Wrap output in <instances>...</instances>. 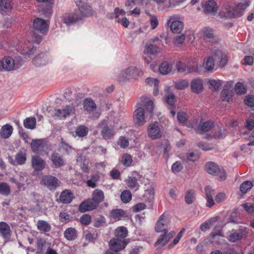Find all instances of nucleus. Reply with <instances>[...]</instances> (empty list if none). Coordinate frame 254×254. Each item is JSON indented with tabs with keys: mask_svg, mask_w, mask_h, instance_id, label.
Instances as JSON below:
<instances>
[{
	"mask_svg": "<svg viewBox=\"0 0 254 254\" xmlns=\"http://www.w3.org/2000/svg\"><path fill=\"white\" fill-rule=\"evenodd\" d=\"M140 105L141 107H138L133 113L134 121L135 124L142 126L145 123L144 107L146 111L152 114L154 109V104L152 101L150 100L147 96H142L141 97Z\"/></svg>",
	"mask_w": 254,
	"mask_h": 254,
	"instance_id": "f257e3e1",
	"label": "nucleus"
},
{
	"mask_svg": "<svg viewBox=\"0 0 254 254\" xmlns=\"http://www.w3.org/2000/svg\"><path fill=\"white\" fill-rule=\"evenodd\" d=\"M80 15L76 13H65L62 17V21L67 25L73 24L81 19L82 17L91 16L93 14L91 6L89 4L79 8Z\"/></svg>",
	"mask_w": 254,
	"mask_h": 254,
	"instance_id": "f03ea898",
	"label": "nucleus"
},
{
	"mask_svg": "<svg viewBox=\"0 0 254 254\" xmlns=\"http://www.w3.org/2000/svg\"><path fill=\"white\" fill-rule=\"evenodd\" d=\"M33 29L31 32V41L39 44L42 40L41 34H44L49 29V25L43 19L36 18L33 23Z\"/></svg>",
	"mask_w": 254,
	"mask_h": 254,
	"instance_id": "7ed1b4c3",
	"label": "nucleus"
},
{
	"mask_svg": "<svg viewBox=\"0 0 254 254\" xmlns=\"http://www.w3.org/2000/svg\"><path fill=\"white\" fill-rule=\"evenodd\" d=\"M249 5L248 2H240L235 6L227 5L226 7L225 16L228 18H237L241 17L245 9Z\"/></svg>",
	"mask_w": 254,
	"mask_h": 254,
	"instance_id": "20e7f679",
	"label": "nucleus"
},
{
	"mask_svg": "<svg viewBox=\"0 0 254 254\" xmlns=\"http://www.w3.org/2000/svg\"><path fill=\"white\" fill-rule=\"evenodd\" d=\"M205 170L210 174L217 176L221 181L226 179V172L222 168H220L215 163L209 162L205 164Z\"/></svg>",
	"mask_w": 254,
	"mask_h": 254,
	"instance_id": "39448f33",
	"label": "nucleus"
},
{
	"mask_svg": "<svg viewBox=\"0 0 254 254\" xmlns=\"http://www.w3.org/2000/svg\"><path fill=\"white\" fill-rule=\"evenodd\" d=\"M200 32L203 39L207 42L218 44L220 41L219 37L215 34L214 30L209 27H203Z\"/></svg>",
	"mask_w": 254,
	"mask_h": 254,
	"instance_id": "423d86ee",
	"label": "nucleus"
},
{
	"mask_svg": "<svg viewBox=\"0 0 254 254\" xmlns=\"http://www.w3.org/2000/svg\"><path fill=\"white\" fill-rule=\"evenodd\" d=\"M99 206L92 198L87 199L80 203L78 210L80 212L84 213L96 209Z\"/></svg>",
	"mask_w": 254,
	"mask_h": 254,
	"instance_id": "0eeeda50",
	"label": "nucleus"
},
{
	"mask_svg": "<svg viewBox=\"0 0 254 254\" xmlns=\"http://www.w3.org/2000/svg\"><path fill=\"white\" fill-rule=\"evenodd\" d=\"M128 242L126 240H122L121 239H112L109 242V247L113 251L117 252L124 249Z\"/></svg>",
	"mask_w": 254,
	"mask_h": 254,
	"instance_id": "6e6552de",
	"label": "nucleus"
},
{
	"mask_svg": "<svg viewBox=\"0 0 254 254\" xmlns=\"http://www.w3.org/2000/svg\"><path fill=\"white\" fill-rule=\"evenodd\" d=\"M98 127L100 128H102L101 133L103 138L108 139L114 135V130L112 127H110L107 126V122L106 121L103 120L99 124Z\"/></svg>",
	"mask_w": 254,
	"mask_h": 254,
	"instance_id": "1a4fd4ad",
	"label": "nucleus"
},
{
	"mask_svg": "<svg viewBox=\"0 0 254 254\" xmlns=\"http://www.w3.org/2000/svg\"><path fill=\"white\" fill-rule=\"evenodd\" d=\"M147 132L149 136L152 139L160 138L162 136L160 128L155 123L151 124L148 127Z\"/></svg>",
	"mask_w": 254,
	"mask_h": 254,
	"instance_id": "9d476101",
	"label": "nucleus"
},
{
	"mask_svg": "<svg viewBox=\"0 0 254 254\" xmlns=\"http://www.w3.org/2000/svg\"><path fill=\"white\" fill-rule=\"evenodd\" d=\"M30 146L32 151L38 154L44 150L46 144L44 139H32Z\"/></svg>",
	"mask_w": 254,
	"mask_h": 254,
	"instance_id": "9b49d317",
	"label": "nucleus"
},
{
	"mask_svg": "<svg viewBox=\"0 0 254 254\" xmlns=\"http://www.w3.org/2000/svg\"><path fill=\"white\" fill-rule=\"evenodd\" d=\"M2 63L3 69L6 71L14 70L20 67V65L16 64L10 57H5L2 59Z\"/></svg>",
	"mask_w": 254,
	"mask_h": 254,
	"instance_id": "f8f14e48",
	"label": "nucleus"
},
{
	"mask_svg": "<svg viewBox=\"0 0 254 254\" xmlns=\"http://www.w3.org/2000/svg\"><path fill=\"white\" fill-rule=\"evenodd\" d=\"M248 231L246 229H239L238 230L233 231L230 235L229 240L235 242L246 237Z\"/></svg>",
	"mask_w": 254,
	"mask_h": 254,
	"instance_id": "ddd939ff",
	"label": "nucleus"
},
{
	"mask_svg": "<svg viewBox=\"0 0 254 254\" xmlns=\"http://www.w3.org/2000/svg\"><path fill=\"white\" fill-rule=\"evenodd\" d=\"M203 7L206 14L211 15H215L218 9L216 3L212 0L207 1Z\"/></svg>",
	"mask_w": 254,
	"mask_h": 254,
	"instance_id": "4468645a",
	"label": "nucleus"
},
{
	"mask_svg": "<svg viewBox=\"0 0 254 254\" xmlns=\"http://www.w3.org/2000/svg\"><path fill=\"white\" fill-rule=\"evenodd\" d=\"M74 111L75 108L72 104L67 105L63 110L58 109L55 113V116L65 118L70 116L71 114L74 113Z\"/></svg>",
	"mask_w": 254,
	"mask_h": 254,
	"instance_id": "2eb2a0df",
	"label": "nucleus"
},
{
	"mask_svg": "<svg viewBox=\"0 0 254 254\" xmlns=\"http://www.w3.org/2000/svg\"><path fill=\"white\" fill-rule=\"evenodd\" d=\"M42 182L50 189L57 187L60 183L57 178L52 176H45L42 179Z\"/></svg>",
	"mask_w": 254,
	"mask_h": 254,
	"instance_id": "dca6fc26",
	"label": "nucleus"
},
{
	"mask_svg": "<svg viewBox=\"0 0 254 254\" xmlns=\"http://www.w3.org/2000/svg\"><path fill=\"white\" fill-rule=\"evenodd\" d=\"M32 166L35 171H41L45 166L44 160L40 156L35 155L32 157Z\"/></svg>",
	"mask_w": 254,
	"mask_h": 254,
	"instance_id": "f3484780",
	"label": "nucleus"
},
{
	"mask_svg": "<svg viewBox=\"0 0 254 254\" xmlns=\"http://www.w3.org/2000/svg\"><path fill=\"white\" fill-rule=\"evenodd\" d=\"M190 86L192 92L199 94L203 90L202 80L200 78H194L191 80Z\"/></svg>",
	"mask_w": 254,
	"mask_h": 254,
	"instance_id": "a211bd4d",
	"label": "nucleus"
},
{
	"mask_svg": "<svg viewBox=\"0 0 254 254\" xmlns=\"http://www.w3.org/2000/svg\"><path fill=\"white\" fill-rule=\"evenodd\" d=\"M51 161L56 167H61L65 164L63 157L58 152H54L51 155Z\"/></svg>",
	"mask_w": 254,
	"mask_h": 254,
	"instance_id": "6ab92c4d",
	"label": "nucleus"
},
{
	"mask_svg": "<svg viewBox=\"0 0 254 254\" xmlns=\"http://www.w3.org/2000/svg\"><path fill=\"white\" fill-rule=\"evenodd\" d=\"M154 187L152 185L148 184L147 188L145 190V192L143 195V199L149 202L152 201L154 199Z\"/></svg>",
	"mask_w": 254,
	"mask_h": 254,
	"instance_id": "aec40b11",
	"label": "nucleus"
},
{
	"mask_svg": "<svg viewBox=\"0 0 254 254\" xmlns=\"http://www.w3.org/2000/svg\"><path fill=\"white\" fill-rule=\"evenodd\" d=\"M0 233L2 237L5 239H9L11 235V230L9 226L4 222H0Z\"/></svg>",
	"mask_w": 254,
	"mask_h": 254,
	"instance_id": "412c9836",
	"label": "nucleus"
},
{
	"mask_svg": "<svg viewBox=\"0 0 254 254\" xmlns=\"http://www.w3.org/2000/svg\"><path fill=\"white\" fill-rule=\"evenodd\" d=\"M167 224V221L166 220V216L164 214H162L159 220L157 222L155 230L157 232H164L165 229L164 226Z\"/></svg>",
	"mask_w": 254,
	"mask_h": 254,
	"instance_id": "4be33fe9",
	"label": "nucleus"
},
{
	"mask_svg": "<svg viewBox=\"0 0 254 254\" xmlns=\"http://www.w3.org/2000/svg\"><path fill=\"white\" fill-rule=\"evenodd\" d=\"M73 198V194L68 190H64L60 196V200L64 204L69 203Z\"/></svg>",
	"mask_w": 254,
	"mask_h": 254,
	"instance_id": "5701e85b",
	"label": "nucleus"
},
{
	"mask_svg": "<svg viewBox=\"0 0 254 254\" xmlns=\"http://www.w3.org/2000/svg\"><path fill=\"white\" fill-rule=\"evenodd\" d=\"M104 193L102 190L97 189L93 191L92 198L99 205L104 201Z\"/></svg>",
	"mask_w": 254,
	"mask_h": 254,
	"instance_id": "b1692460",
	"label": "nucleus"
},
{
	"mask_svg": "<svg viewBox=\"0 0 254 254\" xmlns=\"http://www.w3.org/2000/svg\"><path fill=\"white\" fill-rule=\"evenodd\" d=\"M77 231L72 227L67 228L64 232V236L68 241H73L77 237Z\"/></svg>",
	"mask_w": 254,
	"mask_h": 254,
	"instance_id": "393cba45",
	"label": "nucleus"
},
{
	"mask_svg": "<svg viewBox=\"0 0 254 254\" xmlns=\"http://www.w3.org/2000/svg\"><path fill=\"white\" fill-rule=\"evenodd\" d=\"M13 132V127L8 124H6L2 127L0 134L3 138H8L10 137Z\"/></svg>",
	"mask_w": 254,
	"mask_h": 254,
	"instance_id": "a878e982",
	"label": "nucleus"
},
{
	"mask_svg": "<svg viewBox=\"0 0 254 254\" xmlns=\"http://www.w3.org/2000/svg\"><path fill=\"white\" fill-rule=\"evenodd\" d=\"M184 28V23L179 20L174 21L170 26L171 31L174 33L178 34L181 32Z\"/></svg>",
	"mask_w": 254,
	"mask_h": 254,
	"instance_id": "bb28decb",
	"label": "nucleus"
},
{
	"mask_svg": "<svg viewBox=\"0 0 254 254\" xmlns=\"http://www.w3.org/2000/svg\"><path fill=\"white\" fill-rule=\"evenodd\" d=\"M196 192L193 189L188 190L185 196V201L188 204H192L195 199Z\"/></svg>",
	"mask_w": 254,
	"mask_h": 254,
	"instance_id": "cd10ccee",
	"label": "nucleus"
},
{
	"mask_svg": "<svg viewBox=\"0 0 254 254\" xmlns=\"http://www.w3.org/2000/svg\"><path fill=\"white\" fill-rule=\"evenodd\" d=\"M83 107L84 110L88 112H91L97 108L94 101L92 99L88 98L84 100L83 102Z\"/></svg>",
	"mask_w": 254,
	"mask_h": 254,
	"instance_id": "c85d7f7f",
	"label": "nucleus"
},
{
	"mask_svg": "<svg viewBox=\"0 0 254 254\" xmlns=\"http://www.w3.org/2000/svg\"><path fill=\"white\" fill-rule=\"evenodd\" d=\"M169 241V237H167L165 232H163V233L160 236L159 238L155 243L154 246H159V248H162L164 246H165Z\"/></svg>",
	"mask_w": 254,
	"mask_h": 254,
	"instance_id": "c756f323",
	"label": "nucleus"
},
{
	"mask_svg": "<svg viewBox=\"0 0 254 254\" xmlns=\"http://www.w3.org/2000/svg\"><path fill=\"white\" fill-rule=\"evenodd\" d=\"M15 160L14 165H22L24 164L26 160V153L23 151L18 152L15 155Z\"/></svg>",
	"mask_w": 254,
	"mask_h": 254,
	"instance_id": "7c9ffc66",
	"label": "nucleus"
},
{
	"mask_svg": "<svg viewBox=\"0 0 254 254\" xmlns=\"http://www.w3.org/2000/svg\"><path fill=\"white\" fill-rule=\"evenodd\" d=\"M116 239L125 240V238L127 235V230L124 226L118 227L115 232Z\"/></svg>",
	"mask_w": 254,
	"mask_h": 254,
	"instance_id": "2f4dec72",
	"label": "nucleus"
},
{
	"mask_svg": "<svg viewBox=\"0 0 254 254\" xmlns=\"http://www.w3.org/2000/svg\"><path fill=\"white\" fill-rule=\"evenodd\" d=\"M11 8L10 0H0V11L1 14H4Z\"/></svg>",
	"mask_w": 254,
	"mask_h": 254,
	"instance_id": "473e14b6",
	"label": "nucleus"
},
{
	"mask_svg": "<svg viewBox=\"0 0 254 254\" xmlns=\"http://www.w3.org/2000/svg\"><path fill=\"white\" fill-rule=\"evenodd\" d=\"M45 54L44 53H41L39 54L36 57L33 59V64L37 66H39L46 64V60L45 58Z\"/></svg>",
	"mask_w": 254,
	"mask_h": 254,
	"instance_id": "72a5a7b5",
	"label": "nucleus"
},
{
	"mask_svg": "<svg viewBox=\"0 0 254 254\" xmlns=\"http://www.w3.org/2000/svg\"><path fill=\"white\" fill-rule=\"evenodd\" d=\"M38 229L44 232H47L51 230V227L50 225L44 220H39L37 223Z\"/></svg>",
	"mask_w": 254,
	"mask_h": 254,
	"instance_id": "f704fd0d",
	"label": "nucleus"
},
{
	"mask_svg": "<svg viewBox=\"0 0 254 254\" xmlns=\"http://www.w3.org/2000/svg\"><path fill=\"white\" fill-rule=\"evenodd\" d=\"M159 52V48L155 45L149 44L145 46V54L154 55Z\"/></svg>",
	"mask_w": 254,
	"mask_h": 254,
	"instance_id": "c9c22d12",
	"label": "nucleus"
},
{
	"mask_svg": "<svg viewBox=\"0 0 254 254\" xmlns=\"http://www.w3.org/2000/svg\"><path fill=\"white\" fill-rule=\"evenodd\" d=\"M10 188L9 186L6 183H0V194L7 196L10 193Z\"/></svg>",
	"mask_w": 254,
	"mask_h": 254,
	"instance_id": "e433bc0d",
	"label": "nucleus"
},
{
	"mask_svg": "<svg viewBox=\"0 0 254 254\" xmlns=\"http://www.w3.org/2000/svg\"><path fill=\"white\" fill-rule=\"evenodd\" d=\"M172 65L169 64L167 62H163L159 67V71L163 74H167L169 73L172 69Z\"/></svg>",
	"mask_w": 254,
	"mask_h": 254,
	"instance_id": "4c0bfd02",
	"label": "nucleus"
},
{
	"mask_svg": "<svg viewBox=\"0 0 254 254\" xmlns=\"http://www.w3.org/2000/svg\"><path fill=\"white\" fill-rule=\"evenodd\" d=\"M233 93L232 90L224 88L221 92V98L223 101L228 102L232 97Z\"/></svg>",
	"mask_w": 254,
	"mask_h": 254,
	"instance_id": "58836bf2",
	"label": "nucleus"
},
{
	"mask_svg": "<svg viewBox=\"0 0 254 254\" xmlns=\"http://www.w3.org/2000/svg\"><path fill=\"white\" fill-rule=\"evenodd\" d=\"M36 123L35 118H27L23 122V125L26 128L33 129L35 127Z\"/></svg>",
	"mask_w": 254,
	"mask_h": 254,
	"instance_id": "ea45409f",
	"label": "nucleus"
},
{
	"mask_svg": "<svg viewBox=\"0 0 254 254\" xmlns=\"http://www.w3.org/2000/svg\"><path fill=\"white\" fill-rule=\"evenodd\" d=\"M128 79L135 78L139 75L140 71L136 67H129L127 68Z\"/></svg>",
	"mask_w": 254,
	"mask_h": 254,
	"instance_id": "a19ab883",
	"label": "nucleus"
},
{
	"mask_svg": "<svg viewBox=\"0 0 254 254\" xmlns=\"http://www.w3.org/2000/svg\"><path fill=\"white\" fill-rule=\"evenodd\" d=\"M100 176L98 174L91 176V178L86 182L87 186L88 187L95 188L97 187L96 182L99 181Z\"/></svg>",
	"mask_w": 254,
	"mask_h": 254,
	"instance_id": "79ce46f5",
	"label": "nucleus"
},
{
	"mask_svg": "<svg viewBox=\"0 0 254 254\" xmlns=\"http://www.w3.org/2000/svg\"><path fill=\"white\" fill-rule=\"evenodd\" d=\"M132 197L131 192L129 190H125L121 194V199L124 203L129 202Z\"/></svg>",
	"mask_w": 254,
	"mask_h": 254,
	"instance_id": "37998d69",
	"label": "nucleus"
},
{
	"mask_svg": "<svg viewBox=\"0 0 254 254\" xmlns=\"http://www.w3.org/2000/svg\"><path fill=\"white\" fill-rule=\"evenodd\" d=\"M88 132V128L85 126H80L78 127L75 131L76 134L79 137H84L86 136Z\"/></svg>",
	"mask_w": 254,
	"mask_h": 254,
	"instance_id": "c03bdc74",
	"label": "nucleus"
},
{
	"mask_svg": "<svg viewBox=\"0 0 254 254\" xmlns=\"http://www.w3.org/2000/svg\"><path fill=\"white\" fill-rule=\"evenodd\" d=\"M111 216L114 219H119L123 217L125 214V211L121 209H115L112 210L110 212Z\"/></svg>",
	"mask_w": 254,
	"mask_h": 254,
	"instance_id": "a18cd8bd",
	"label": "nucleus"
},
{
	"mask_svg": "<svg viewBox=\"0 0 254 254\" xmlns=\"http://www.w3.org/2000/svg\"><path fill=\"white\" fill-rule=\"evenodd\" d=\"M189 86V82L187 80L183 79L176 81L175 82V87L179 90L184 89Z\"/></svg>",
	"mask_w": 254,
	"mask_h": 254,
	"instance_id": "49530a36",
	"label": "nucleus"
},
{
	"mask_svg": "<svg viewBox=\"0 0 254 254\" xmlns=\"http://www.w3.org/2000/svg\"><path fill=\"white\" fill-rule=\"evenodd\" d=\"M165 98L168 105L170 106H174L175 100V96L174 93L170 92H167L165 95Z\"/></svg>",
	"mask_w": 254,
	"mask_h": 254,
	"instance_id": "de8ad7c7",
	"label": "nucleus"
},
{
	"mask_svg": "<svg viewBox=\"0 0 254 254\" xmlns=\"http://www.w3.org/2000/svg\"><path fill=\"white\" fill-rule=\"evenodd\" d=\"M253 187L251 182L246 181L244 182L240 186V190L243 193H246Z\"/></svg>",
	"mask_w": 254,
	"mask_h": 254,
	"instance_id": "09e8293b",
	"label": "nucleus"
},
{
	"mask_svg": "<svg viewBox=\"0 0 254 254\" xmlns=\"http://www.w3.org/2000/svg\"><path fill=\"white\" fill-rule=\"evenodd\" d=\"M235 91L237 94H244L247 92V88L242 83L239 82L235 85Z\"/></svg>",
	"mask_w": 254,
	"mask_h": 254,
	"instance_id": "8fccbe9b",
	"label": "nucleus"
},
{
	"mask_svg": "<svg viewBox=\"0 0 254 254\" xmlns=\"http://www.w3.org/2000/svg\"><path fill=\"white\" fill-rule=\"evenodd\" d=\"M203 65L207 70H212L214 65L213 59L212 57H209L206 61H204Z\"/></svg>",
	"mask_w": 254,
	"mask_h": 254,
	"instance_id": "3c124183",
	"label": "nucleus"
},
{
	"mask_svg": "<svg viewBox=\"0 0 254 254\" xmlns=\"http://www.w3.org/2000/svg\"><path fill=\"white\" fill-rule=\"evenodd\" d=\"M186 157L188 160L194 162L199 158V155L197 151H194V152H189L187 153Z\"/></svg>",
	"mask_w": 254,
	"mask_h": 254,
	"instance_id": "603ef678",
	"label": "nucleus"
},
{
	"mask_svg": "<svg viewBox=\"0 0 254 254\" xmlns=\"http://www.w3.org/2000/svg\"><path fill=\"white\" fill-rule=\"evenodd\" d=\"M106 223V219L103 216H99L96 218L93 222V225L96 228H100L103 226Z\"/></svg>",
	"mask_w": 254,
	"mask_h": 254,
	"instance_id": "864d4df0",
	"label": "nucleus"
},
{
	"mask_svg": "<svg viewBox=\"0 0 254 254\" xmlns=\"http://www.w3.org/2000/svg\"><path fill=\"white\" fill-rule=\"evenodd\" d=\"M213 126V123L212 122L206 121L203 123L201 127V131L207 132L211 130Z\"/></svg>",
	"mask_w": 254,
	"mask_h": 254,
	"instance_id": "5fc2aeb1",
	"label": "nucleus"
},
{
	"mask_svg": "<svg viewBox=\"0 0 254 254\" xmlns=\"http://www.w3.org/2000/svg\"><path fill=\"white\" fill-rule=\"evenodd\" d=\"M122 162L125 166H129L132 163L131 156L129 154H124L122 157Z\"/></svg>",
	"mask_w": 254,
	"mask_h": 254,
	"instance_id": "6e6d98bb",
	"label": "nucleus"
},
{
	"mask_svg": "<svg viewBox=\"0 0 254 254\" xmlns=\"http://www.w3.org/2000/svg\"><path fill=\"white\" fill-rule=\"evenodd\" d=\"M128 187L133 189L138 186L137 180L134 177H128L127 179Z\"/></svg>",
	"mask_w": 254,
	"mask_h": 254,
	"instance_id": "4d7b16f0",
	"label": "nucleus"
},
{
	"mask_svg": "<svg viewBox=\"0 0 254 254\" xmlns=\"http://www.w3.org/2000/svg\"><path fill=\"white\" fill-rule=\"evenodd\" d=\"M45 244L46 241L45 240L42 239L37 240V249L38 253L42 254L44 252Z\"/></svg>",
	"mask_w": 254,
	"mask_h": 254,
	"instance_id": "13d9d810",
	"label": "nucleus"
},
{
	"mask_svg": "<svg viewBox=\"0 0 254 254\" xmlns=\"http://www.w3.org/2000/svg\"><path fill=\"white\" fill-rule=\"evenodd\" d=\"M209 84L213 88L212 90L217 91L221 85V81L220 80L211 79L208 81Z\"/></svg>",
	"mask_w": 254,
	"mask_h": 254,
	"instance_id": "bf43d9fd",
	"label": "nucleus"
},
{
	"mask_svg": "<svg viewBox=\"0 0 254 254\" xmlns=\"http://www.w3.org/2000/svg\"><path fill=\"white\" fill-rule=\"evenodd\" d=\"M177 119L182 124H186L188 120L187 115L184 112H179L177 114Z\"/></svg>",
	"mask_w": 254,
	"mask_h": 254,
	"instance_id": "052dcab7",
	"label": "nucleus"
},
{
	"mask_svg": "<svg viewBox=\"0 0 254 254\" xmlns=\"http://www.w3.org/2000/svg\"><path fill=\"white\" fill-rule=\"evenodd\" d=\"M245 210L249 214L254 213V204L252 203H246L242 205Z\"/></svg>",
	"mask_w": 254,
	"mask_h": 254,
	"instance_id": "680f3d73",
	"label": "nucleus"
},
{
	"mask_svg": "<svg viewBox=\"0 0 254 254\" xmlns=\"http://www.w3.org/2000/svg\"><path fill=\"white\" fill-rule=\"evenodd\" d=\"M196 145L204 151H209L215 149L214 146L209 145L203 142H198L196 144Z\"/></svg>",
	"mask_w": 254,
	"mask_h": 254,
	"instance_id": "e2e57ef3",
	"label": "nucleus"
},
{
	"mask_svg": "<svg viewBox=\"0 0 254 254\" xmlns=\"http://www.w3.org/2000/svg\"><path fill=\"white\" fill-rule=\"evenodd\" d=\"M126 12L123 9H120L118 7H116L114 10V12L108 14L111 18H117L119 15H125Z\"/></svg>",
	"mask_w": 254,
	"mask_h": 254,
	"instance_id": "0e129e2a",
	"label": "nucleus"
},
{
	"mask_svg": "<svg viewBox=\"0 0 254 254\" xmlns=\"http://www.w3.org/2000/svg\"><path fill=\"white\" fill-rule=\"evenodd\" d=\"M183 169V165L180 161H176L172 166V170L174 173H179Z\"/></svg>",
	"mask_w": 254,
	"mask_h": 254,
	"instance_id": "69168bd1",
	"label": "nucleus"
},
{
	"mask_svg": "<svg viewBox=\"0 0 254 254\" xmlns=\"http://www.w3.org/2000/svg\"><path fill=\"white\" fill-rule=\"evenodd\" d=\"M176 66L178 72L187 73V66L185 63L179 62L177 63Z\"/></svg>",
	"mask_w": 254,
	"mask_h": 254,
	"instance_id": "338daca9",
	"label": "nucleus"
},
{
	"mask_svg": "<svg viewBox=\"0 0 254 254\" xmlns=\"http://www.w3.org/2000/svg\"><path fill=\"white\" fill-rule=\"evenodd\" d=\"M245 102L247 105L249 107H254V95H247L245 99Z\"/></svg>",
	"mask_w": 254,
	"mask_h": 254,
	"instance_id": "774afa93",
	"label": "nucleus"
}]
</instances>
